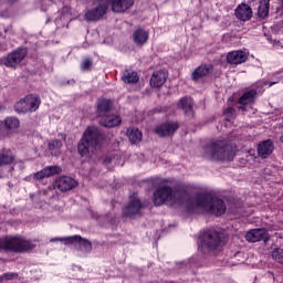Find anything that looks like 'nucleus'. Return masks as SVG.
<instances>
[{
  "mask_svg": "<svg viewBox=\"0 0 283 283\" xmlns=\"http://www.w3.org/2000/svg\"><path fill=\"white\" fill-rule=\"evenodd\" d=\"M270 7H271V0L260 1L258 14L261 19H266V17H269Z\"/></svg>",
  "mask_w": 283,
  "mask_h": 283,
  "instance_id": "obj_26",
  "label": "nucleus"
},
{
  "mask_svg": "<svg viewBox=\"0 0 283 283\" xmlns=\"http://www.w3.org/2000/svg\"><path fill=\"white\" fill-rule=\"evenodd\" d=\"M153 202L155 207L161 205L180 207L186 205L188 209H198L211 216H222L227 212V205L220 198H213L211 195H198L191 198L186 191L176 190L169 186L159 187L154 192Z\"/></svg>",
  "mask_w": 283,
  "mask_h": 283,
  "instance_id": "obj_1",
  "label": "nucleus"
},
{
  "mask_svg": "<svg viewBox=\"0 0 283 283\" xmlns=\"http://www.w3.org/2000/svg\"><path fill=\"white\" fill-rule=\"evenodd\" d=\"M269 242V232L266 229H253L249 231V242Z\"/></svg>",
  "mask_w": 283,
  "mask_h": 283,
  "instance_id": "obj_17",
  "label": "nucleus"
},
{
  "mask_svg": "<svg viewBox=\"0 0 283 283\" xmlns=\"http://www.w3.org/2000/svg\"><path fill=\"white\" fill-rule=\"evenodd\" d=\"M274 149L273 140L266 139L258 144L256 153L259 158L266 159L273 154Z\"/></svg>",
  "mask_w": 283,
  "mask_h": 283,
  "instance_id": "obj_12",
  "label": "nucleus"
},
{
  "mask_svg": "<svg viewBox=\"0 0 283 283\" xmlns=\"http://www.w3.org/2000/svg\"><path fill=\"white\" fill-rule=\"evenodd\" d=\"M179 109H182L186 114H189L193 107V101L189 97H184L178 103Z\"/></svg>",
  "mask_w": 283,
  "mask_h": 283,
  "instance_id": "obj_28",
  "label": "nucleus"
},
{
  "mask_svg": "<svg viewBox=\"0 0 283 283\" xmlns=\"http://www.w3.org/2000/svg\"><path fill=\"white\" fill-rule=\"evenodd\" d=\"M63 11H64V12H70V8L65 7V8L63 9Z\"/></svg>",
  "mask_w": 283,
  "mask_h": 283,
  "instance_id": "obj_41",
  "label": "nucleus"
},
{
  "mask_svg": "<svg viewBox=\"0 0 283 283\" xmlns=\"http://www.w3.org/2000/svg\"><path fill=\"white\" fill-rule=\"evenodd\" d=\"M24 101L27 102L29 112H36V109H39L41 106V97L36 95H27Z\"/></svg>",
  "mask_w": 283,
  "mask_h": 283,
  "instance_id": "obj_21",
  "label": "nucleus"
},
{
  "mask_svg": "<svg viewBox=\"0 0 283 283\" xmlns=\"http://www.w3.org/2000/svg\"><path fill=\"white\" fill-rule=\"evenodd\" d=\"M111 160L109 159H104V165H109Z\"/></svg>",
  "mask_w": 283,
  "mask_h": 283,
  "instance_id": "obj_40",
  "label": "nucleus"
},
{
  "mask_svg": "<svg viewBox=\"0 0 283 283\" xmlns=\"http://www.w3.org/2000/svg\"><path fill=\"white\" fill-rule=\"evenodd\" d=\"M249 12H250V14H251V9H249Z\"/></svg>",
  "mask_w": 283,
  "mask_h": 283,
  "instance_id": "obj_45",
  "label": "nucleus"
},
{
  "mask_svg": "<svg viewBox=\"0 0 283 283\" xmlns=\"http://www.w3.org/2000/svg\"><path fill=\"white\" fill-rule=\"evenodd\" d=\"M14 163V156L10 153L0 155V165H12Z\"/></svg>",
  "mask_w": 283,
  "mask_h": 283,
  "instance_id": "obj_32",
  "label": "nucleus"
},
{
  "mask_svg": "<svg viewBox=\"0 0 283 283\" xmlns=\"http://www.w3.org/2000/svg\"><path fill=\"white\" fill-rule=\"evenodd\" d=\"M222 247H224V240H222V234L217 231L210 230L199 238L198 249L206 255L220 251Z\"/></svg>",
  "mask_w": 283,
  "mask_h": 283,
  "instance_id": "obj_3",
  "label": "nucleus"
},
{
  "mask_svg": "<svg viewBox=\"0 0 283 283\" xmlns=\"http://www.w3.org/2000/svg\"><path fill=\"white\" fill-rule=\"evenodd\" d=\"M138 73L132 71V70H126L124 71L123 75H122V81H124L125 83L128 84H134V83H138Z\"/></svg>",
  "mask_w": 283,
  "mask_h": 283,
  "instance_id": "obj_25",
  "label": "nucleus"
},
{
  "mask_svg": "<svg viewBox=\"0 0 283 283\" xmlns=\"http://www.w3.org/2000/svg\"><path fill=\"white\" fill-rule=\"evenodd\" d=\"M273 48L276 50H282L283 49L282 42H280L279 40H274Z\"/></svg>",
  "mask_w": 283,
  "mask_h": 283,
  "instance_id": "obj_39",
  "label": "nucleus"
},
{
  "mask_svg": "<svg viewBox=\"0 0 283 283\" xmlns=\"http://www.w3.org/2000/svg\"><path fill=\"white\" fill-rule=\"evenodd\" d=\"M239 109L247 112L249 108V92H245L242 97L239 98Z\"/></svg>",
  "mask_w": 283,
  "mask_h": 283,
  "instance_id": "obj_31",
  "label": "nucleus"
},
{
  "mask_svg": "<svg viewBox=\"0 0 283 283\" xmlns=\"http://www.w3.org/2000/svg\"><path fill=\"white\" fill-rule=\"evenodd\" d=\"M272 258L275 260V262H279V264H283V249L276 248L272 251Z\"/></svg>",
  "mask_w": 283,
  "mask_h": 283,
  "instance_id": "obj_34",
  "label": "nucleus"
},
{
  "mask_svg": "<svg viewBox=\"0 0 283 283\" xmlns=\"http://www.w3.org/2000/svg\"><path fill=\"white\" fill-rule=\"evenodd\" d=\"M70 245L76 247L82 253H92V242L81 235H73L67 239Z\"/></svg>",
  "mask_w": 283,
  "mask_h": 283,
  "instance_id": "obj_8",
  "label": "nucleus"
},
{
  "mask_svg": "<svg viewBox=\"0 0 283 283\" xmlns=\"http://www.w3.org/2000/svg\"><path fill=\"white\" fill-rule=\"evenodd\" d=\"M223 116H224V120H227V123H232L233 118H235V108L233 107H228L224 112H223Z\"/></svg>",
  "mask_w": 283,
  "mask_h": 283,
  "instance_id": "obj_33",
  "label": "nucleus"
},
{
  "mask_svg": "<svg viewBox=\"0 0 283 283\" xmlns=\"http://www.w3.org/2000/svg\"><path fill=\"white\" fill-rule=\"evenodd\" d=\"M205 158H211L212 160H232L233 153L229 149V146L222 140L216 142L210 146L203 147Z\"/></svg>",
  "mask_w": 283,
  "mask_h": 283,
  "instance_id": "obj_5",
  "label": "nucleus"
},
{
  "mask_svg": "<svg viewBox=\"0 0 283 283\" xmlns=\"http://www.w3.org/2000/svg\"><path fill=\"white\" fill-rule=\"evenodd\" d=\"M258 94H262V87H258V90L251 88L249 91V103H253V98H255Z\"/></svg>",
  "mask_w": 283,
  "mask_h": 283,
  "instance_id": "obj_35",
  "label": "nucleus"
},
{
  "mask_svg": "<svg viewBox=\"0 0 283 283\" xmlns=\"http://www.w3.org/2000/svg\"><path fill=\"white\" fill-rule=\"evenodd\" d=\"M90 67H92V61L90 59L84 60L81 64V70H83L84 72H87Z\"/></svg>",
  "mask_w": 283,
  "mask_h": 283,
  "instance_id": "obj_36",
  "label": "nucleus"
},
{
  "mask_svg": "<svg viewBox=\"0 0 283 283\" xmlns=\"http://www.w3.org/2000/svg\"><path fill=\"white\" fill-rule=\"evenodd\" d=\"M245 240H249V232L245 233Z\"/></svg>",
  "mask_w": 283,
  "mask_h": 283,
  "instance_id": "obj_42",
  "label": "nucleus"
},
{
  "mask_svg": "<svg viewBox=\"0 0 283 283\" xmlns=\"http://www.w3.org/2000/svg\"><path fill=\"white\" fill-rule=\"evenodd\" d=\"M32 241H28L21 237H6L0 239V251H13L14 253H25L34 249Z\"/></svg>",
  "mask_w": 283,
  "mask_h": 283,
  "instance_id": "obj_4",
  "label": "nucleus"
},
{
  "mask_svg": "<svg viewBox=\"0 0 283 283\" xmlns=\"http://www.w3.org/2000/svg\"><path fill=\"white\" fill-rule=\"evenodd\" d=\"M143 209V203L140 199H132L129 203L123 209L124 218H136L140 216V210Z\"/></svg>",
  "mask_w": 283,
  "mask_h": 283,
  "instance_id": "obj_9",
  "label": "nucleus"
},
{
  "mask_svg": "<svg viewBox=\"0 0 283 283\" xmlns=\"http://www.w3.org/2000/svg\"><path fill=\"white\" fill-rule=\"evenodd\" d=\"M108 0H93V8L88 9L85 14V21H99L107 14Z\"/></svg>",
  "mask_w": 283,
  "mask_h": 283,
  "instance_id": "obj_6",
  "label": "nucleus"
},
{
  "mask_svg": "<svg viewBox=\"0 0 283 283\" xmlns=\"http://www.w3.org/2000/svg\"><path fill=\"white\" fill-rule=\"evenodd\" d=\"M211 70H213V66L211 64L201 65V66L197 67L195 70V72L192 73L193 81H198V78H202V76H207V74H209V72H211Z\"/></svg>",
  "mask_w": 283,
  "mask_h": 283,
  "instance_id": "obj_22",
  "label": "nucleus"
},
{
  "mask_svg": "<svg viewBox=\"0 0 283 283\" xmlns=\"http://www.w3.org/2000/svg\"><path fill=\"white\" fill-rule=\"evenodd\" d=\"M14 109L18 114H28V112H30L28 109V104L25 102V97L20 99L18 103H15L14 105Z\"/></svg>",
  "mask_w": 283,
  "mask_h": 283,
  "instance_id": "obj_30",
  "label": "nucleus"
},
{
  "mask_svg": "<svg viewBox=\"0 0 283 283\" xmlns=\"http://www.w3.org/2000/svg\"><path fill=\"white\" fill-rule=\"evenodd\" d=\"M25 56H28V50L20 48L15 51H13L12 53H10L6 60H4V65L7 67H17V65H19V63H21V61H23V59H25Z\"/></svg>",
  "mask_w": 283,
  "mask_h": 283,
  "instance_id": "obj_7",
  "label": "nucleus"
},
{
  "mask_svg": "<svg viewBox=\"0 0 283 283\" xmlns=\"http://www.w3.org/2000/svg\"><path fill=\"white\" fill-rule=\"evenodd\" d=\"M1 277L2 280H7V281L14 280L17 277V273L8 272V273H4Z\"/></svg>",
  "mask_w": 283,
  "mask_h": 283,
  "instance_id": "obj_38",
  "label": "nucleus"
},
{
  "mask_svg": "<svg viewBox=\"0 0 283 283\" xmlns=\"http://www.w3.org/2000/svg\"><path fill=\"white\" fill-rule=\"evenodd\" d=\"M111 3L112 12L122 14L134 6V0H107Z\"/></svg>",
  "mask_w": 283,
  "mask_h": 283,
  "instance_id": "obj_11",
  "label": "nucleus"
},
{
  "mask_svg": "<svg viewBox=\"0 0 283 283\" xmlns=\"http://www.w3.org/2000/svg\"><path fill=\"white\" fill-rule=\"evenodd\" d=\"M3 125L9 132H14L19 129L20 122L17 117H7L3 122Z\"/></svg>",
  "mask_w": 283,
  "mask_h": 283,
  "instance_id": "obj_27",
  "label": "nucleus"
},
{
  "mask_svg": "<svg viewBox=\"0 0 283 283\" xmlns=\"http://www.w3.org/2000/svg\"><path fill=\"white\" fill-rule=\"evenodd\" d=\"M120 123H122V119H120V116L118 115H106L104 117H101L99 119V125L108 128L118 127Z\"/></svg>",
  "mask_w": 283,
  "mask_h": 283,
  "instance_id": "obj_19",
  "label": "nucleus"
},
{
  "mask_svg": "<svg viewBox=\"0 0 283 283\" xmlns=\"http://www.w3.org/2000/svg\"><path fill=\"white\" fill-rule=\"evenodd\" d=\"M127 137L129 143L136 145V143H140L143 140V133L138 128H128Z\"/></svg>",
  "mask_w": 283,
  "mask_h": 283,
  "instance_id": "obj_23",
  "label": "nucleus"
},
{
  "mask_svg": "<svg viewBox=\"0 0 283 283\" xmlns=\"http://www.w3.org/2000/svg\"><path fill=\"white\" fill-rule=\"evenodd\" d=\"M70 240V237L66 238H53L50 240V242H64L66 247H70L71 242H67Z\"/></svg>",
  "mask_w": 283,
  "mask_h": 283,
  "instance_id": "obj_37",
  "label": "nucleus"
},
{
  "mask_svg": "<svg viewBox=\"0 0 283 283\" xmlns=\"http://www.w3.org/2000/svg\"><path fill=\"white\" fill-rule=\"evenodd\" d=\"M148 39H149V32H147L143 29H137L133 33V41L137 45H145V43H147Z\"/></svg>",
  "mask_w": 283,
  "mask_h": 283,
  "instance_id": "obj_20",
  "label": "nucleus"
},
{
  "mask_svg": "<svg viewBox=\"0 0 283 283\" xmlns=\"http://www.w3.org/2000/svg\"><path fill=\"white\" fill-rule=\"evenodd\" d=\"M112 105L111 99L99 98L96 104V114L98 118L107 116V114H109L112 111Z\"/></svg>",
  "mask_w": 283,
  "mask_h": 283,
  "instance_id": "obj_16",
  "label": "nucleus"
},
{
  "mask_svg": "<svg viewBox=\"0 0 283 283\" xmlns=\"http://www.w3.org/2000/svg\"><path fill=\"white\" fill-rule=\"evenodd\" d=\"M272 85H275V82H270V87H272Z\"/></svg>",
  "mask_w": 283,
  "mask_h": 283,
  "instance_id": "obj_44",
  "label": "nucleus"
},
{
  "mask_svg": "<svg viewBox=\"0 0 283 283\" xmlns=\"http://www.w3.org/2000/svg\"><path fill=\"white\" fill-rule=\"evenodd\" d=\"M280 142L283 144V134L280 137Z\"/></svg>",
  "mask_w": 283,
  "mask_h": 283,
  "instance_id": "obj_43",
  "label": "nucleus"
},
{
  "mask_svg": "<svg viewBox=\"0 0 283 283\" xmlns=\"http://www.w3.org/2000/svg\"><path fill=\"white\" fill-rule=\"evenodd\" d=\"M168 74L166 71H156L153 73L150 77V85L151 87H163L167 81Z\"/></svg>",
  "mask_w": 283,
  "mask_h": 283,
  "instance_id": "obj_18",
  "label": "nucleus"
},
{
  "mask_svg": "<svg viewBox=\"0 0 283 283\" xmlns=\"http://www.w3.org/2000/svg\"><path fill=\"white\" fill-rule=\"evenodd\" d=\"M56 174H61V167L48 166L42 170L35 172L33 175V178H35V180H43V178H50L51 176H56Z\"/></svg>",
  "mask_w": 283,
  "mask_h": 283,
  "instance_id": "obj_15",
  "label": "nucleus"
},
{
  "mask_svg": "<svg viewBox=\"0 0 283 283\" xmlns=\"http://www.w3.org/2000/svg\"><path fill=\"white\" fill-rule=\"evenodd\" d=\"M178 129L177 122L164 123L156 127L155 132L157 136H171Z\"/></svg>",
  "mask_w": 283,
  "mask_h": 283,
  "instance_id": "obj_14",
  "label": "nucleus"
},
{
  "mask_svg": "<svg viewBox=\"0 0 283 283\" xmlns=\"http://www.w3.org/2000/svg\"><path fill=\"white\" fill-rule=\"evenodd\" d=\"M78 182L74 180L72 177H60L55 184L54 188L59 189V191H71V189H74V187H77Z\"/></svg>",
  "mask_w": 283,
  "mask_h": 283,
  "instance_id": "obj_10",
  "label": "nucleus"
},
{
  "mask_svg": "<svg viewBox=\"0 0 283 283\" xmlns=\"http://www.w3.org/2000/svg\"><path fill=\"white\" fill-rule=\"evenodd\" d=\"M105 136L103 132L96 126H91L83 133L82 139L77 146L78 154L87 158V156L94 155V151L101 147V143Z\"/></svg>",
  "mask_w": 283,
  "mask_h": 283,
  "instance_id": "obj_2",
  "label": "nucleus"
},
{
  "mask_svg": "<svg viewBox=\"0 0 283 283\" xmlns=\"http://www.w3.org/2000/svg\"><path fill=\"white\" fill-rule=\"evenodd\" d=\"M247 59H249V56L247 52L242 50L231 51L227 54V63H229V65H241V63L247 62Z\"/></svg>",
  "mask_w": 283,
  "mask_h": 283,
  "instance_id": "obj_13",
  "label": "nucleus"
},
{
  "mask_svg": "<svg viewBox=\"0 0 283 283\" xmlns=\"http://www.w3.org/2000/svg\"><path fill=\"white\" fill-rule=\"evenodd\" d=\"M235 17L240 19V21H249V4L241 3L235 9Z\"/></svg>",
  "mask_w": 283,
  "mask_h": 283,
  "instance_id": "obj_24",
  "label": "nucleus"
},
{
  "mask_svg": "<svg viewBox=\"0 0 283 283\" xmlns=\"http://www.w3.org/2000/svg\"><path fill=\"white\" fill-rule=\"evenodd\" d=\"M61 147H63V143L59 139H53L49 143V150L52 156H59L61 154Z\"/></svg>",
  "mask_w": 283,
  "mask_h": 283,
  "instance_id": "obj_29",
  "label": "nucleus"
}]
</instances>
